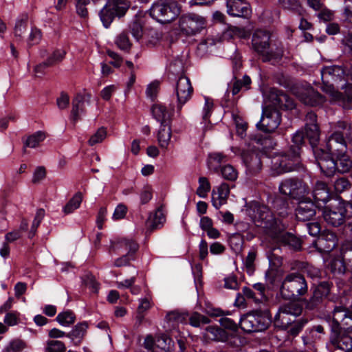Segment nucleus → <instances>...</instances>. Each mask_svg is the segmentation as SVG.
Here are the masks:
<instances>
[{
	"label": "nucleus",
	"mask_w": 352,
	"mask_h": 352,
	"mask_svg": "<svg viewBox=\"0 0 352 352\" xmlns=\"http://www.w3.org/2000/svg\"><path fill=\"white\" fill-rule=\"evenodd\" d=\"M247 214L257 226H262L280 246L293 252L302 250V238L290 231L283 219L275 217L269 207L257 201L247 204Z\"/></svg>",
	"instance_id": "2"
},
{
	"label": "nucleus",
	"mask_w": 352,
	"mask_h": 352,
	"mask_svg": "<svg viewBox=\"0 0 352 352\" xmlns=\"http://www.w3.org/2000/svg\"><path fill=\"white\" fill-rule=\"evenodd\" d=\"M219 322L222 328L232 333L233 337L237 333L239 327H240L239 324H237L232 319L227 317L221 318Z\"/></svg>",
	"instance_id": "44"
},
{
	"label": "nucleus",
	"mask_w": 352,
	"mask_h": 352,
	"mask_svg": "<svg viewBox=\"0 0 352 352\" xmlns=\"http://www.w3.org/2000/svg\"><path fill=\"white\" fill-rule=\"evenodd\" d=\"M301 100L305 105L320 107L323 105L327 99L324 96L316 90L313 87H310L302 94Z\"/></svg>",
	"instance_id": "27"
},
{
	"label": "nucleus",
	"mask_w": 352,
	"mask_h": 352,
	"mask_svg": "<svg viewBox=\"0 0 352 352\" xmlns=\"http://www.w3.org/2000/svg\"><path fill=\"white\" fill-rule=\"evenodd\" d=\"M288 300L289 302L283 303L278 307L276 314H279V319L288 316L296 318L302 314L304 308L309 311L307 298H294Z\"/></svg>",
	"instance_id": "18"
},
{
	"label": "nucleus",
	"mask_w": 352,
	"mask_h": 352,
	"mask_svg": "<svg viewBox=\"0 0 352 352\" xmlns=\"http://www.w3.org/2000/svg\"><path fill=\"white\" fill-rule=\"evenodd\" d=\"M153 117L163 126L171 124V115L168 112L166 107L162 104H154L151 107Z\"/></svg>",
	"instance_id": "30"
},
{
	"label": "nucleus",
	"mask_w": 352,
	"mask_h": 352,
	"mask_svg": "<svg viewBox=\"0 0 352 352\" xmlns=\"http://www.w3.org/2000/svg\"><path fill=\"white\" fill-rule=\"evenodd\" d=\"M189 324L194 327H199L200 325L209 324L210 320L198 312H193L188 318Z\"/></svg>",
	"instance_id": "46"
},
{
	"label": "nucleus",
	"mask_w": 352,
	"mask_h": 352,
	"mask_svg": "<svg viewBox=\"0 0 352 352\" xmlns=\"http://www.w3.org/2000/svg\"><path fill=\"white\" fill-rule=\"evenodd\" d=\"M222 177L229 181H234L237 178V171L231 165L223 166L221 169Z\"/></svg>",
	"instance_id": "52"
},
{
	"label": "nucleus",
	"mask_w": 352,
	"mask_h": 352,
	"mask_svg": "<svg viewBox=\"0 0 352 352\" xmlns=\"http://www.w3.org/2000/svg\"><path fill=\"white\" fill-rule=\"evenodd\" d=\"M175 93L177 98V113L182 110L184 105L191 98L193 87L190 79L186 76L181 75L176 82Z\"/></svg>",
	"instance_id": "21"
},
{
	"label": "nucleus",
	"mask_w": 352,
	"mask_h": 352,
	"mask_svg": "<svg viewBox=\"0 0 352 352\" xmlns=\"http://www.w3.org/2000/svg\"><path fill=\"white\" fill-rule=\"evenodd\" d=\"M149 16L161 24H169L180 15L182 5L176 0H156L148 10Z\"/></svg>",
	"instance_id": "8"
},
{
	"label": "nucleus",
	"mask_w": 352,
	"mask_h": 352,
	"mask_svg": "<svg viewBox=\"0 0 352 352\" xmlns=\"http://www.w3.org/2000/svg\"><path fill=\"white\" fill-rule=\"evenodd\" d=\"M66 346L64 342L59 340H49L46 342L45 352H65Z\"/></svg>",
	"instance_id": "47"
},
{
	"label": "nucleus",
	"mask_w": 352,
	"mask_h": 352,
	"mask_svg": "<svg viewBox=\"0 0 352 352\" xmlns=\"http://www.w3.org/2000/svg\"><path fill=\"white\" fill-rule=\"evenodd\" d=\"M330 342L336 348L344 352L352 351V332L338 329L337 327L331 328Z\"/></svg>",
	"instance_id": "20"
},
{
	"label": "nucleus",
	"mask_w": 352,
	"mask_h": 352,
	"mask_svg": "<svg viewBox=\"0 0 352 352\" xmlns=\"http://www.w3.org/2000/svg\"><path fill=\"white\" fill-rule=\"evenodd\" d=\"M340 257L345 261L348 266L349 272L352 274V241H346L340 247Z\"/></svg>",
	"instance_id": "33"
},
{
	"label": "nucleus",
	"mask_w": 352,
	"mask_h": 352,
	"mask_svg": "<svg viewBox=\"0 0 352 352\" xmlns=\"http://www.w3.org/2000/svg\"><path fill=\"white\" fill-rule=\"evenodd\" d=\"M306 146L302 133L300 131L294 133L288 146L272 158L273 173L281 175L293 171H304L305 167L302 162L301 154L302 148Z\"/></svg>",
	"instance_id": "4"
},
{
	"label": "nucleus",
	"mask_w": 352,
	"mask_h": 352,
	"mask_svg": "<svg viewBox=\"0 0 352 352\" xmlns=\"http://www.w3.org/2000/svg\"><path fill=\"white\" fill-rule=\"evenodd\" d=\"M309 146L323 176L330 178L352 170V157L347 152L348 146L352 149V125L347 122L338 121L324 142L319 140Z\"/></svg>",
	"instance_id": "1"
},
{
	"label": "nucleus",
	"mask_w": 352,
	"mask_h": 352,
	"mask_svg": "<svg viewBox=\"0 0 352 352\" xmlns=\"http://www.w3.org/2000/svg\"><path fill=\"white\" fill-rule=\"evenodd\" d=\"M19 313L17 311H10L6 314L4 322L8 326L16 325L19 322Z\"/></svg>",
	"instance_id": "61"
},
{
	"label": "nucleus",
	"mask_w": 352,
	"mask_h": 352,
	"mask_svg": "<svg viewBox=\"0 0 352 352\" xmlns=\"http://www.w3.org/2000/svg\"><path fill=\"white\" fill-rule=\"evenodd\" d=\"M278 1L285 9L290 10L298 14L301 13L302 6L299 0H278Z\"/></svg>",
	"instance_id": "51"
},
{
	"label": "nucleus",
	"mask_w": 352,
	"mask_h": 352,
	"mask_svg": "<svg viewBox=\"0 0 352 352\" xmlns=\"http://www.w3.org/2000/svg\"><path fill=\"white\" fill-rule=\"evenodd\" d=\"M116 85H108V86L104 87L101 90L100 96L104 100L109 101L111 99L113 94L116 91Z\"/></svg>",
	"instance_id": "63"
},
{
	"label": "nucleus",
	"mask_w": 352,
	"mask_h": 352,
	"mask_svg": "<svg viewBox=\"0 0 352 352\" xmlns=\"http://www.w3.org/2000/svg\"><path fill=\"white\" fill-rule=\"evenodd\" d=\"M256 257V252L254 250H250L244 261V265L246 268V272L250 275H252L255 270L254 261Z\"/></svg>",
	"instance_id": "50"
},
{
	"label": "nucleus",
	"mask_w": 352,
	"mask_h": 352,
	"mask_svg": "<svg viewBox=\"0 0 352 352\" xmlns=\"http://www.w3.org/2000/svg\"><path fill=\"white\" fill-rule=\"evenodd\" d=\"M252 48L261 56L263 63H279L284 56V47L281 42L272 44L270 34L265 30H256L252 40Z\"/></svg>",
	"instance_id": "5"
},
{
	"label": "nucleus",
	"mask_w": 352,
	"mask_h": 352,
	"mask_svg": "<svg viewBox=\"0 0 352 352\" xmlns=\"http://www.w3.org/2000/svg\"><path fill=\"white\" fill-rule=\"evenodd\" d=\"M341 19L346 26H352V6H346L341 14Z\"/></svg>",
	"instance_id": "60"
},
{
	"label": "nucleus",
	"mask_w": 352,
	"mask_h": 352,
	"mask_svg": "<svg viewBox=\"0 0 352 352\" xmlns=\"http://www.w3.org/2000/svg\"><path fill=\"white\" fill-rule=\"evenodd\" d=\"M302 269L300 272L303 274L304 275H307V277H309L312 279L313 283H316L318 281L322 280L323 272L317 267H314L313 266L309 265L307 263H302Z\"/></svg>",
	"instance_id": "34"
},
{
	"label": "nucleus",
	"mask_w": 352,
	"mask_h": 352,
	"mask_svg": "<svg viewBox=\"0 0 352 352\" xmlns=\"http://www.w3.org/2000/svg\"><path fill=\"white\" fill-rule=\"evenodd\" d=\"M26 346L27 344L23 340L14 339L9 342L3 352H21Z\"/></svg>",
	"instance_id": "48"
},
{
	"label": "nucleus",
	"mask_w": 352,
	"mask_h": 352,
	"mask_svg": "<svg viewBox=\"0 0 352 352\" xmlns=\"http://www.w3.org/2000/svg\"><path fill=\"white\" fill-rule=\"evenodd\" d=\"M122 243L127 252L115 260L114 266L117 267L129 266L131 261L137 259V252L139 250L138 243L132 239H124Z\"/></svg>",
	"instance_id": "24"
},
{
	"label": "nucleus",
	"mask_w": 352,
	"mask_h": 352,
	"mask_svg": "<svg viewBox=\"0 0 352 352\" xmlns=\"http://www.w3.org/2000/svg\"><path fill=\"white\" fill-rule=\"evenodd\" d=\"M308 291L305 275L300 272H293L287 274L280 281L278 295L283 300H291L305 298Z\"/></svg>",
	"instance_id": "6"
},
{
	"label": "nucleus",
	"mask_w": 352,
	"mask_h": 352,
	"mask_svg": "<svg viewBox=\"0 0 352 352\" xmlns=\"http://www.w3.org/2000/svg\"><path fill=\"white\" fill-rule=\"evenodd\" d=\"M252 84V80L250 77L245 74L242 79H236L232 85V94L235 96L239 93V91L243 88L244 90H248L250 89Z\"/></svg>",
	"instance_id": "40"
},
{
	"label": "nucleus",
	"mask_w": 352,
	"mask_h": 352,
	"mask_svg": "<svg viewBox=\"0 0 352 352\" xmlns=\"http://www.w3.org/2000/svg\"><path fill=\"white\" fill-rule=\"evenodd\" d=\"M332 286L333 283L327 280L311 283L310 289L311 296L307 298L309 311L317 310L320 307L330 294Z\"/></svg>",
	"instance_id": "13"
},
{
	"label": "nucleus",
	"mask_w": 352,
	"mask_h": 352,
	"mask_svg": "<svg viewBox=\"0 0 352 352\" xmlns=\"http://www.w3.org/2000/svg\"><path fill=\"white\" fill-rule=\"evenodd\" d=\"M82 201V193L80 191L76 192L63 207V212L68 214L78 209Z\"/></svg>",
	"instance_id": "37"
},
{
	"label": "nucleus",
	"mask_w": 352,
	"mask_h": 352,
	"mask_svg": "<svg viewBox=\"0 0 352 352\" xmlns=\"http://www.w3.org/2000/svg\"><path fill=\"white\" fill-rule=\"evenodd\" d=\"M107 131L104 127H101L98 129V131L92 135L89 140V144L91 146H94L96 144L100 143L102 140L106 138Z\"/></svg>",
	"instance_id": "54"
},
{
	"label": "nucleus",
	"mask_w": 352,
	"mask_h": 352,
	"mask_svg": "<svg viewBox=\"0 0 352 352\" xmlns=\"http://www.w3.org/2000/svg\"><path fill=\"white\" fill-rule=\"evenodd\" d=\"M206 331L212 336V340L217 342H226L234 338L232 333H229L221 326L210 325L206 327Z\"/></svg>",
	"instance_id": "31"
},
{
	"label": "nucleus",
	"mask_w": 352,
	"mask_h": 352,
	"mask_svg": "<svg viewBox=\"0 0 352 352\" xmlns=\"http://www.w3.org/2000/svg\"><path fill=\"white\" fill-rule=\"evenodd\" d=\"M115 42L118 47L125 52H129L132 47V43L129 39V32L126 30L122 31L116 36Z\"/></svg>",
	"instance_id": "39"
},
{
	"label": "nucleus",
	"mask_w": 352,
	"mask_h": 352,
	"mask_svg": "<svg viewBox=\"0 0 352 352\" xmlns=\"http://www.w3.org/2000/svg\"><path fill=\"white\" fill-rule=\"evenodd\" d=\"M334 326L337 327L338 329L352 332V305L350 307L335 306L330 328Z\"/></svg>",
	"instance_id": "17"
},
{
	"label": "nucleus",
	"mask_w": 352,
	"mask_h": 352,
	"mask_svg": "<svg viewBox=\"0 0 352 352\" xmlns=\"http://www.w3.org/2000/svg\"><path fill=\"white\" fill-rule=\"evenodd\" d=\"M265 154L258 149L243 150L241 158L245 167V173L250 176H255L261 173L263 168L262 159Z\"/></svg>",
	"instance_id": "14"
},
{
	"label": "nucleus",
	"mask_w": 352,
	"mask_h": 352,
	"mask_svg": "<svg viewBox=\"0 0 352 352\" xmlns=\"http://www.w3.org/2000/svg\"><path fill=\"white\" fill-rule=\"evenodd\" d=\"M352 186V176L338 177L333 184L334 190L336 193H342L349 190Z\"/></svg>",
	"instance_id": "38"
},
{
	"label": "nucleus",
	"mask_w": 352,
	"mask_h": 352,
	"mask_svg": "<svg viewBox=\"0 0 352 352\" xmlns=\"http://www.w3.org/2000/svg\"><path fill=\"white\" fill-rule=\"evenodd\" d=\"M128 208L124 204H119L114 210L112 219L114 221L122 219L125 217Z\"/></svg>",
	"instance_id": "58"
},
{
	"label": "nucleus",
	"mask_w": 352,
	"mask_h": 352,
	"mask_svg": "<svg viewBox=\"0 0 352 352\" xmlns=\"http://www.w3.org/2000/svg\"><path fill=\"white\" fill-rule=\"evenodd\" d=\"M278 190L280 194L289 199H301L309 192L307 184L298 177L287 178L281 181Z\"/></svg>",
	"instance_id": "11"
},
{
	"label": "nucleus",
	"mask_w": 352,
	"mask_h": 352,
	"mask_svg": "<svg viewBox=\"0 0 352 352\" xmlns=\"http://www.w3.org/2000/svg\"><path fill=\"white\" fill-rule=\"evenodd\" d=\"M329 269L333 276L344 275L348 270V266L345 265V261L340 258H334L329 263Z\"/></svg>",
	"instance_id": "36"
},
{
	"label": "nucleus",
	"mask_w": 352,
	"mask_h": 352,
	"mask_svg": "<svg viewBox=\"0 0 352 352\" xmlns=\"http://www.w3.org/2000/svg\"><path fill=\"white\" fill-rule=\"evenodd\" d=\"M88 328L89 324L87 321L78 322L67 333V338L72 340L75 346H79L87 335Z\"/></svg>",
	"instance_id": "28"
},
{
	"label": "nucleus",
	"mask_w": 352,
	"mask_h": 352,
	"mask_svg": "<svg viewBox=\"0 0 352 352\" xmlns=\"http://www.w3.org/2000/svg\"><path fill=\"white\" fill-rule=\"evenodd\" d=\"M298 205L296 208V216L298 221H307L310 220L316 214V208H318V204L306 196L298 199Z\"/></svg>",
	"instance_id": "23"
},
{
	"label": "nucleus",
	"mask_w": 352,
	"mask_h": 352,
	"mask_svg": "<svg viewBox=\"0 0 352 352\" xmlns=\"http://www.w3.org/2000/svg\"><path fill=\"white\" fill-rule=\"evenodd\" d=\"M165 216L162 212L161 208H158L155 212L154 215L153 221L151 224V228L152 230H155L159 228V226H162L164 222L165 221Z\"/></svg>",
	"instance_id": "55"
},
{
	"label": "nucleus",
	"mask_w": 352,
	"mask_h": 352,
	"mask_svg": "<svg viewBox=\"0 0 352 352\" xmlns=\"http://www.w3.org/2000/svg\"><path fill=\"white\" fill-rule=\"evenodd\" d=\"M153 189L151 186H144L140 192V205L147 204L153 198Z\"/></svg>",
	"instance_id": "53"
},
{
	"label": "nucleus",
	"mask_w": 352,
	"mask_h": 352,
	"mask_svg": "<svg viewBox=\"0 0 352 352\" xmlns=\"http://www.w3.org/2000/svg\"><path fill=\"white\" fill-rule=\"evenodd\" d=\"M67 52L63 49H56L54 52L47 58L45 61L50 65L52 67L56 64L61 63L65 58Z\"/></svg>",
	"instance_id": "43"
},
{
	"label": "nucleus",
	"mask_w": 352,
	"mask_h": 352,
	"mask_svg": "<svg viewBox=\"0 0 352 352\" xmlns=\"http://www.w3.org/2000/svg\"><path fill=\"white\" fill-rule=\"evenodd\" d=\"M281 121L280 112L269 107L263 108L260 121L256 124V129L258 131L265 134H270L275 131Z\"/></svg>",
	"instance_id": "15"
},
{
	"label": "nucleus",
	"mask_w": 352,
	"mask_h": 352,
	"mask_svg": "<svg viewBox=\"0 0 352 352\" xmlns=\"http://www.w3.org/2000/svg\"><path fill=\"white\" fill-rule=\"evenodd\" d=\"M274 323L270 311L255 309L242 315L239 320L240 328L247 333L262 332L267 329Z\"/></svg>",
	"instance_id": "7"
},
{
	"label": "nucleus",
	"mask_w": 352,
	"mask_h": 352,
	"mask_svg": "<svg viewBox=\"0 0 352 352\" xmlns=\"http://www.w3.org/2000/svg\"><path fill=\"white\" fill-rule=\"evenodd\" d=\"M171 135V124H168L167 126L160 125V128L157 133V141L161 148H167L169 144Z\"/></svg>",
	"instance_id": "35"
},
{
	"label": "nucleus",
	"mask_w": 352,
	"mask_h": 352,
	"mask_svg": "<svg viewBox=\"0 0 352 352\" xmlns=\"http://www.w3.org/2000/svg\"><path fill=\"white\" fill-rule=\"evenodd\" d=\"M131 7L129 0H107L98 12L103 27L109 29L115 21H122Z\"/></svg>",
	"instance_id": "9"
},
{
	"label": "nucleus",
	"mask_w": 352,
	"mask_h": 352,
	"mask_svg": "<svg viewBox=\"0 0 352 352\" xmlns=\"http://www.w3.org/2000/svg\"><path fill=\"white\" fill-rule=\"evenodd\" d=\"M129 31L137 41L142 38L143 33V25L137 15L129 25Z\"/></svg>",
	"instance_id": "45"
},
{
	"label": "nucleus",
	"mask_w": 352,
	"mask_h": 352,
	"mask_svg": "<svg viewBox=\"0 0 352 352\" xmlns=\"http://www.w3.org/2000/svg\"><path fill=\"white\" fill-rule=\"evenodd\" d=\"M336 204L324 206L323 217L328 224L333 227L342 226L346 219L352 217V201L335 199Z\"/></svg>",
	"instance_id": "10"
},
{
	"label": "nucleus",
	"mask_w": 352,
	"mask_h": 352,
	"mask_svg": "<svg viewBox=\"0 0 352 352\" xmlns=\"http://www.w3.org/2000/svg\"><path fill=\"white\" fill-rule=\"evenodd\" d=\"M84 100V96L80 94H77V96L73 100L72 109L71 111V120L74 124H76V122L79 119L80 111H82L80 105L83 104Z\"/></svg>",
	"instance_id": "41"
},
{
	"label": "nucleus",
	"mask_w": 352,
	"mask_h": 352,
	"mask_svg": "<svg viewBox=\"0 0 352 352\" xmlns=\"http://www.w3.org/2000/svg\"><path fill=\"white\" fill-rule=\"evenodd\" d=\"M213 107L214 104L212 100H211L208 97H205V104L203 109L202 116L203 120L207 121L208 120H209L212 112Z\"/></svg>",
	"instance_id": "59"
},
{
	"label": "nucleus",
	"mask_w": 352,
	"mask_h": 352,
	"mask_svg": "<svg viewBox=\"0 0 352 352\" xmlns=\"http://www.w3.org/2000/svg\"><path fill=\"white\" fill-rule=\"evenodd\" d=\"M322 91L330 95L345 109H352V82L349 80V63L342 66H324L321 69Z\"/></svg>",
	"instance_id": "3"
},
{
	"label": "nucleus",
	"mask_w": 352,
	"mask_h": 352,
	"mask_svg": "<svg viewBox=\"0 0 352 352\" xmlns=\"http://www.w3.org/2000/svg\"><path fill=\"white\" fill-rule=\"evenodd\" d=\"M206 27V19L197 14L187 13L181 15L179 18V30L182 34L187 36L199 33Z\"/></svg>",
	"instance_id": "12"
},
{
	"label": "nucleus",
	"mask_w": 352,
	"mask_h": 352,
	"mask_svg": "<svg viewBox=\"0 0 352 352\" xmlns=\"http://www.w3.org/2000/svg\"><path fill=\"white\" fill-rule=\"evenodd\" d=\"M226 8L231 16L248 19L252 15L250 4L246 0H227Z\"/></svg>",
	"instance_id": "22"
},
{
	"label": "nucleus",
	"mask_w": 352,
	"mask_h": 352,
	"mask_svg": "<svg viewBox=\"0 0 352 352\" xmlns=\"http://www.w3.org/2000/svg\"><path fill=\"white\" fill-rule=\"evenodd\" d=\"M205 312L211 317L225 316L230 314L229 311H225L221 308L213 307L211 305H206Z\"/></svg>",
	"instance_id": "56"
},
{
	"label": "nucleus",
	"mask_w": 352,
	"mask_h": 352,
	"mask_svg": "<svg viewBox=\"0 0 352 352\" xmlns=\"http://www.w3.org/2000/svg\"><path fill=\"white\" fill-rule=\"evenodd\" d=\"M318 117L315 112L309 111L305 116V126L303 130H298L302 133L305 138V144H314L319 140L320 136V126L317 122Z\"/></svg>",
	"instance_id": "19"
},
{
	"label": "nucleus",
	"mask_w": 352,
	"mask_h": 352,
	"mask_svg": "<svg viewBox=\"0 0 352 352\" xmlns=\"http://www.w3.org/2000/svg\"><path fill=\"white\" fill-rule=\"evenodd\" d=\"M312 196L314 201L318 204V209H321L331 200L333 194L326 182L317 181L312 192Z\"/></svg>",
	"instance_id": "25"
},
{
	"label": "nucleus",
	"mask_w": 352,
	"mask_h": 352,
	"mask_svg": "<svg viewBox=\"0 0 352 352\" xmlns=\"http://www.w3.org/2000/svg\"><path fill=\"white\" fill-rule=\"evenodd\" d=\"M76 320V314L71 309H67L60 312L56 317L55 320L63 327H70L73 325Z\"/></svg>",
	"instance_id": "32"
},
{
	"label": "nucleus",
	"mask_w": 352,
	"mask_h": 352,
	"mask_svg": "<svg viewBox=\"0 0 352 352\" xmlns=\"http://www.w3.org/2000/svg\"><path fill=\"white\" fill-rule=\"evenodd\" d=\"M308 322V319L305 317L292 319L289 317L284 316L279 319V314H276L274 318V325L276 328L287 331L290 336L294 338L299 335Z\"/></svg>",
	"instance_id": "16"
},
{
	"label": "nucleus",
	"mask_w": 352,
	"mask_h": 352,
	"mask_svg": "<svg viewBox=\"0 0 352 352\" xmlns=\"http://www.w3.org/2000/svg\"><path fill=\"white\" fill-rule=\"evenodd\" d=\"M230 194V186L226 183H222L218 188V199L226 201Z\"/></svg>",
	"instance_id": "62"
},
{
	"label": "nucleus",
	"mask_w": 352,
	"mask_h": 352,
	"mask_svg": "<svg viewBox=\"0 0 352 352\" xmlns=\"http://www.w3.org/2000/svg\"><path fill=\"white\" fill-rule=\"evenodd\" d=\"M272 94L274 95V102L279 108L289 110L292 109L295 107L293 99L285 91L273 89Z\"/></svg>",
	"instance_id": "29"
},
{
	"label": "nucleus",
	"mask_w": 352,
	"mask_h": 352,
	"mask_svg": "<svg viewBox=\"0 0 352 352\" xmlns=\"http://www.w3.org/2000/svg\"><path fill=\"white\" fill-rule=\"evenodd\" d=\"M107 208L106 206H102L100 208L96 217V226L98 230L103 229L104 223L107 220Z\"/></svg>",
	"instance_id": "57"
},
{
	"label": "nucleus",
	"mask_w": 352,
	"mask_h": 352,
	"mask_svg": "<svg viewBox=\"0 0 352 352\" xmlns=\"http://www.w3.org/2000/svg\"><path fill=\"white\" fill-rule=\"evenodd\" d=\"M308 233L312 236H317L321 232V226L318 222L307 223Z\"/></svg>",
	"instance_id": "64"
},
{
	"label": "nucleus",
	"mask_w": 352,
	"mask_h": 352,
	"mask_svg": "<svg viewBox=\"0 0 352 352\" xmlns=\"http://www.w3.org/2000/svg\"><path fill=\"white\" fill-rule=\"evenodd\" d=\"M199 186L197 189V195L201 198H206L208 192L210 190L211 186L208 179L205 177L199 178Z\"/></svg>",
	"instance_id": "49"
},
{
	"label": "nucleus",
	"mask_w": 352,
	"mask_h": 352,
	"mask_svg": "<svg viewBox=\"0 0 352 352\" xmlns=\"http://www.w3.org/2000/svg\"><path fill=\"white\" fill-rule=\"evenodd\" d=\"M272 210L270 208V212L274 215L278 216L282 219L288 216L290 212L291 208L289 207V198L285 197H282L280 195H276L274 197L272 202Z\"/></svg>",
	"instance_id": "26"
},
{
	"label": "nucleus",
	"mask_w": 352,
	"mask_h": 352,
	"mask_svg": "<svg viewBox=\"0 0 352 352\" xmlns=\"http://www.w3.org/2000/svg\"><path fill=\"white\" fill-rule=\"evenodd\" d=\"M45 139V134L42 131H38L29 135L24 142V146L29 148L37 147L40 142Z\"/></svg>",
	"instance_id": "42"
}]
</instances>
